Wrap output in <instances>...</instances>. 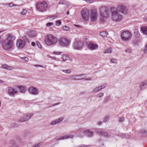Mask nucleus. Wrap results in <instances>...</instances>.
I'll list each match as a JSON object with an SVG mask.
<instances>
[{"mask_svg": "<svg viewBox=\"0 0 147 147\" xmlns=\"http://www.w3.org/2000/svg\"><path fill=\"white\" fill-rule=\"evenodd\" d=\"M50 57L51 58H52L53 59H56V57H52V56H51Z\"/></svg>", "mask_w": 147, "mask_h": 147, "instance_id": "obj_64", "label": "nucleus"}, {"mask_svg": "<svg viewBox=\"0 0 147 147\" xmlns=\"http://www.w3.org/2000/svg\"><path fill=\"white\" fill-rule=\"evenodd\" d=\"M88 39L86 38H85L84 39V43L83 45L85 46H87L88 45Z\"/></svg>", "mask_w": 147, "mask_h": 147, "instance_id": "obj_29", "label": "nucleus"}, {"mask_svg": "<svg viewBox=\"0 0 147 147\" xmlns=\"http://www.w3.org/2000/svg\"><path fill=\"white\" fill-rule=\"evenodd\" d=\"M95 132L98 134L100 136H103L104 137H108L109 135L108 134L105 132L102 131V129H98L95 131Z\"/></svg>", "mask_w": 147, "mask_h": 147, "instance_id": "obj_14", "label": "nucleus"}, {"mask_svg": "<svg viewBox=\"0 0 147 147\" xmlns=\"http://www.w3.org/2000/svg\"><path fill=\"white\" fill-rule=\"evenodd\" d=\"M27 11L25 9H23L22 12H21V14L22 15H25L27 13Z\"/></svg>", "mask_w": 147, "mask_h": 147, "instance_id": "obj_49", "label": "nucleus"}, {"mask_svg": "<svg viewBox=\"0 0 147 147\" xmlns=\"http://www.w3.org/2000/svg\"><path fill=\"white\" fill-rule=\"evenodd\" d=\"M74 136L73 135H67L62 136L58 139V140L67 139L69 138H73Z\"/></svg>", "mask_w": 147, "mask_h": 147, "instance_id": "obj_20", "label": "nucleus"}, {"mask_svg": "<svg viewBox=\"0 0 147 147\" xmlns=\"http://www.w3.org/2000/svg\"><path fill=\"white\" fill-rule=\"evenodd\" d=\"M73 47L75 50H81L83 47L82 42L80 40L75 39L73 44Z\"/></svg>", "mask_w": 147, "mask_h": 147, "instance_id": "obj_7", "label": "nucleus"}, {"mask_svg": "<svg viewBox=\"0 0 147 147\" xmlns=\"http://www.w3.org/2000/svg\"><path fill=\"white\" fill-rule=\"evenodd\" d=\"M101 88L100 86H99L96 88L95 89H94L93 90V91L94 92H96L98 91L101 90Z\"/></svg>", "mask_w": 147, "mask_h": 147, "instance_id": "obj_31", "label": "nucleus"}, {"mask_svg": "<svg viewBox=\"0 0 147 147\" xmlns=\"http://www.w3.org/2000/svg\"><path fill=\"white\" fill-rule=\"evenodd\" d=\"M103 96V93H100L97 95V96L99 98H100L102 96Z\"/></svg>", "mask_w": 147, "mask_h": 147, "instance_id": "obj_46", "label": "nucleus"}, {"mask_svg": "<svg viewBox=\"0 0 147 147\" xmlns=\"http://www.w3.org/2000/svg\"><path fill=\"white\" fill-rule=\"evenodd\" d=\"M77 76H78V77L82 76V74H81V75H75V76H71L70 77V78H74V77H76Z\"/></svg>", "mask_w": 147, "mask_h": 147, "instance_id": "obj_54", "label": "nucleus"}, {"mask_svg": "<svg viewBox=\"0 0 147 147\" xmlns=\"http://www.w3.org/2000/svg\"><path fill=\"white\" fill-rule=\"evenodd\" d=\"M112 13L113 20L116 22H119L122 19V16L119 13L118 10L116 7H111L110 10Z\"/></svg>", "mask_w": 147, "mask_h": 147, "instance_id": "obj_2", "label": "nucleus"}, {"mask_svg": "<svg viewBox=\"0 0 147 147\" xmlns=\"http://www.w3.org/2000/svg\"><path fill=\"white\" fill-rule=\"evenodd\" d=\"M63 28L64 30L66 31H68L69 30V28L68 27L66 26H64L63 27Z\"/></svg>", "mask_w": 147, "mask_h": 147, "instance_id": "obj_41", "label": "nucleus"}, {"mask_svg": "<svg viewBox=\"0 0 147 147\" xmlns=\"http://www.w3.org/2000/svg\"><path fill=\"white\" fill-rule=\"evenodd\" d=\"M7 91L9 95L12 96H14V94L18 92V90L10 87L8 88Z\"/></svg>", "mask_w": 147, "mask_h": 147, "instance_id": "obj_12", "label": "nucleus"}, {"mask_svg": "<svg viewBox=\"0 0 147 147\" xmlns=\"http://www.w3.org/2000/svg\"><path fill=\"white\" fill-rule=\"evenodd\" d=\"M1 67L9 70H12L14 69L13 67L9 66L6 64L2 65L1 66Z\"/></svg>", "mask_w": 147, "mask_h": 147, "instance_id": "obj_18", "label": "nucleus"}, {"mask_svg": "<svg viewBox=\"0 0 147 147\" xmlns=\"http://www.w3.org/2000/svg\"><path fill=\"white\" fill-rule=\"evenodd\" d=\"M35 67H42V66L40 65H34Z\"/></svg>", "mask_w": 147, "mask_h": 147, "instance_id": "obj_63", "label": "nucleus"}, {"mask_svg": "<svg viewBox=\"0 0 147 147\" xmlns=\"http://www.w3.org/2000/svg\"><path fill=\"white\" fill-rule=\"evenodd\" d=\"M62 71L66 74H70L71 72V70L70 69H67L66 70H62Z\"/></svg>", "mask_w": 147, "mask_h": 147, "instance_id": "obj_33", "label": "nucleus"}, {"mask_svg": "<svg viewBox=\"0 0 147 147\" xmlns=\"http://www.w3.org/2000/svg\"><path fill=\"white\" fill-rule=\"evenodd\" d=\"M57 17V16L56 15H53L51 16H49L47 18V19L49 18H51V19L53 20Z\"/></svg>", "mask_w": 147, "mask_h": 147, "instance_id": "obj_35", "label": "nucleus"}, {"mask_svg": "<svg viewBox=\"0 0 147 147\" xmlns=\"http://www.w3.org/2000/svg\"><path fill=\"white\" fill-rule=\"evenodd\" d=\"M18 126V125L17 124H11V126H10V127H16Z\"/></svg>", "mask_w": 147, "mask_h": 147, "instance_id": "obj_48", "label": "nucleus"}, {"mask_svg": "<svg viewBox=\"0 0 147 147\" xmlns=\"http://www.w3.org/2000/svg\"><path fill=\"white\" fill-rule=\"evenodd\" d=\"M134 35L136 38H138L140 36V34L138 30L137 29L134 30Z\"/></svg>", "mask_w": 147, "mask_h": 147, "instance_id": "obj_23", "label": "nucleus"}, {"mask_svg": "<svg viewBox=\"0 0 147 147\" xmlns=\"http://www.w3.org/2000/svg\"><path fill=\"white\" fill-rule=\"evenodd\" d=\"M91 11V19L92 22H95L97 18V13L94 10H90Z\"/></svg>", "mask_w": 147, "mask_h": 147, "instance_id": "obj_15", "label": "nucleus"}, {"mask_svg": "<svg viewBox=\"0 0 147 147\" xmlns=\"http://www.w3.org/2000/svg\"><path fill=\"white\" fill-rule=\"evenodd\" d=\"M87 146L86 145H84V144H82V145H81V146H80L79 147H86Z\"/></svg>", "mask_w": 147, "mask_h": 147, "instance_id": "obj_61", "label": "nucleus"}, {"mask_svg": "<svg viewBox=\"0 0 147 147\" xmlns=\"http://www.w3.org/2000/svg\"><path fill=\"white\" fill-rule=\"evenodd\" d=\"M7 4L8 6L10 7H12L13 6H18L17 5H16L12 3H8Z\"/></svg>", "mask_w": 147, "mask_h": 147, "instance_id": "obj_32", "label": "nucleus"}, {"mask_svg": "<svg viewBox=\"0 0 147 147\" xmlns=\"http://www.w3.org/2000/svg\"><path fill=\"white\" fill-rule=\"evenodd\" d=\"M140 132L141 133H142L143 134H147V131H146V130L144 129L141 130Z\"/></svg>", "mask_w": 147, "mask_h": 147, "instance_id": "obj_37", "label": "nucleus"}, {"mask_svg": "<svg viewBox=\"0 0 147 147\" xmlns=\"http://www.w3.org/2000/svg\"><path fill=\"white\" fill-rule=\"evenodd\" d=\"M118 9L120 12L124 14H126L127 13V10L125 7L123 6H119L118 7Z\"/></svg>", "mask_w": 147, "mask_h": 147, "instance_id": "obj_19", "label": "nucleus"}, {"mask_svg": "<svg viewBox=\"0 0 147 147\" xmlns=\"http://www.w3.org/2000/svg\"><path fill=\"white\" fill-rule=\"evenodd\" d=\"M87 47L88 49L93 50L98 49V46L96 44L90 43L88 44Z\"/></svg>", "mask_w": 147, "mask_h": 147, "instance_id": "obj_17", "label": "nucleus"}, {"mask_svg": "<svg viewBox=\"0 0 147 147\" xmlns=\"http://www.w3.org/2000/svg\"><path fill=\"white\" fill-rule=\"evenodd\" d=\"M56 23L57 25H59L61 24V21L60 20H57L56 21Z\"/></svg>", "mask_w": 147, "mask_h": 147, "instance_id": "obj_39", "label": "nucleus"}, {"mask_svg": "<svg viewBox=\"0 0 147 147\" xmlns=\"http://www.w3.org/2000/svg\"><path fill=\"white\" fill-rule=\"evenodd\" d=\"M82 18L85 20L87 21L89 19V11L87 9L82 10L81 12Z\"/></svg>", "mask_w": 147, "mask_h": 147, "instance_id": "obj_9", "label": "nucleus"}, {"mask_svg": "<svg viewBox=\"0 0 147 147\" xmlns=\"http://www.w3.org/2000/svg\"><path fill=\"white\" fill-rule=\"evenodd\" d=\"M59 41L61 45L64 47L68 46L70 42L69 40L64 38H60Z\"/></svg>", "mask_w": 147, "mask_h": 147, "instance_id": "obj_8", "label": "nucleus"}, {"mask_svg": "<svg viewBox=\"0 0 147 147\" xmlns=\"http://www.w3.org/2000/svg\"><path fill=\"white\" fill-rule=\"evenodd\" d=\"M125 119L124 117H120L119 118L118 120L119 122H122L124 121Z\"/></svg>", "mask_w": 147, "mask_h": 147, "instance_id": "obj_34", "label": "nucleus"}, {"mask_svg": "<svg viewBox=\"0 0 147 147\" xmlns=\"http://www.w3.org/2000/svg\"><path fill=\"white\" fill-rule=\"evenodd\" d=\"M58 123V121L57 120H56L55 121H53L51 123V124L52 125H55Z\"/></svg>", "mask_w": 147, "mask_h": 147, "instance_id": "obj_43", "label": "nucleus"}, {"mask_svg": "<svg viewBox=\"0 0 147 147\" xmlns=\"http://www.w3.org/2000/svg\"><path fill=\"white\" fill-rule=\"evenodd\" d=\"M32 113H30L25 115L24 117L20 118L19 119V121L20 122H23L26 121L29 119L33 116Z\"/></svg>", "mask_w": 147, "mask_h": 147, "instance_id": "obj_10", "label": "nucleus"}, {"mask_svg": "<svg viewBox=\"0 0 147 147\" xmlns=\"http://www.w3.org/2000/svg\"><path fill=\"white\" fill-rule=\"evenodd\" d=\"M143 51L145 53H147V44L145 46Z\"/></svg>", "mask_w": 147, "mask_h": 147, "instance_id": "obj_40", "label": "nucleus"}, {"mask_svg": "<svg viewBox=\"0 0 147 147\" xmlns=\"http://www.w3.org/2000/svg\"><path fill=\"white\" fill-rule=\"evenodd\" d=\"M36 6L37 9L40 12H43L45 11L48 7V5L45 1L42 2H38L36 4Z\"/></svg>", "mask_w": 147, "mask_h": 147, "instance_id": "obj_5", "label": "nucleus"}, {"mask_svg": "<svg viewBox=\"0 0 147 147\" xmlns=\"http://www.w3.org/2000/svg\"><path fill=\"white\" fill-rule=\"evenodd\" d=\"M28 91L29 92L33 95H36L38 94V91L35 87H31L28 88Z\"/></svg>", "mask_w": 147, "mask_h": 147, "instance_id": "obj_11", "label": "nucleus"}, {"mask_svg": "<svg viewBox=\"0 0 147 147\" xmlns=\"http://www.w3.org/2000/svg\"><path fill=\"white\" fill-rule=\"evenodd\" d=\"M121 38L124 41H128L131 37V32L127 30L123 32L121 34Z\"/></svg>", "mask_w": 147, "mask_h": 147, "instance_id": "obj_6", "label": "nucleus"}, {"mask_svg": "<svg viewBox=\"0 0 147 147\" xmlns=\"http://www.w3.org/2000/svg\"><path fill=\"white\" fill-rule=\"evenodd\" d=\"M111 63H117V59H111Z\"/></svg>", "mask_w": 147, "mask_h": 147, "instance_id": "obj_45", "label": "nucleus"}, {"mask_svg": "<svg viewBox=\"0 0 147 147\" xmlns=\"http://www.w3.org/2000/svg\"><path fill=\"white\" fill-rule=\"evenodd\" d=\"M22 59H23L24 60L26 61H28L29 60L28 58L26 57H22Z\"/></svg>", "mask_w": 147, "mask_h": 147, "instance_id": "obj_53", "label": "nucleus"}, {"mask_svg": "<svg viewBox=\"0 0 147 147\" xmlns=\"http://www.w3.org/2000/svg\"><path fill=\"white\" fill-rule=\"evenodd\" d=\"M109 11L108 9L105 7H102L100 8V20L104 22L108 16Z\"/></svg>", "mask_w": 147, "mask_h": 147, "instance_id": "obj_4", "label": "nucleus"}, {"mask_svg": "<svg viewBox=\"0 0 147 147\" xmlns=\"http://www.w3.org/2000/svg\"><path fill=\"white\" fill-rule=\"evenodd\" d=\"M147 86V81L142 82L140 85V88L141 90L145 89Z\"/></svg>", "mask_w": 147, "mask_h": 147, "instance_id": "obj_22", "label": "nucleus"}, {"mask_svg": "<svg viewBox=\"0 0 147 147\" xmlns=\"http://www.w3.org/2000/svg\"><path fill=\"white\" fill-rule=\"evenodd\" d=\"M131 51V50L130 49H127L125 50V52L126 53H130Z\"/></svg>", "mask_w": 147, "mask_h": 147, "instance_id": "obj_50", "label": "nucleus"}, {"mask_svg": "<svg viewBox=\"0 0 147 147\" xmlns=\"http://www.w3.org/2000/svg\"><path fill=\"white\" fill-rule=\"evenodd\" d=\"M24 42H29V39L26 36H24L22 38Z\"/></svg>", "mask_w": 147, "mask_h": 147, "instance_id": "obj_30", "label": "nucleus"}, {"mask_svg": "<svg viewBox=\"0 0 147 147\" xmlns=\"http://www.w3.org/2000/svg\"><path fill=\"white\" fill-rule=\"evenodd\" d=\"M53 53L54 54L57 55H60L61 54V53L60 52H57L55 51Z\"/></svg>", "mask_w": 147, "mask_h": 147, "instance_id": "obj_56", "label": "nucleus"}, {"mask_svg": "<svg viewBox=\"0 0 147 147\" xmlns=\"http://www.w3.org/2000/svg\"><path fill=\"white\" fill-rule=\"evenodd\" d=\"M108 34V33L106 31L102 32H100V35L102 37H106Z\"/></svg>", "mask_w": 147, "mask_h": 147, "instance_id": "obj_26", "label": "nucleus"}, {"mask_svg": "<svg viewBox=\"0 0 147 147\" xmlns=\"http://www.w3.org/2000/svg\"><path fill=\"white\" fill-rule=\"evenodd\" d=\"M3 39L1 37H0V44H1V45L3 44Z\"/></svg>", "mask_w": 147, "mask_h": 147, "instance_id": "obj_57", "label": "nucleus"}, {"mask_svg": "<svg viewBox=\"0 0 147 147\" xmlns=\"http://www.w3.org/2000/svg\"><path fill=\"white\" fill-rule=\"evenodd\" d=\"M25 43L22 40H18L16 42L17 47L20 49H22L25 46Z\"/></svg>", "mask_w": 147, "mask_h": 147, "instance_id": "obj_13", "label": "nucleus"}, {"mask_svg": "<svg viewBox=\"0 0 147 147\" xmlns=\"http://www.w3.org/2000/svg\"><path fill=\"white\" fill-rule=\"evenodd\" d=\"M42 144V142H40L38 143V144H36L35 146H34V147H38L40 146Z\"/></svg>", "mask_w": 147, "mask_h": 147, "instance_id": "obj_51", "label": "nucleus"}, {"mask_svg": "<svg viewBox=\"0 0 147 147\" xmlns=\"http://www.w3.org/2000/svg\"><path fill=\"white\" fill-rule=\"evenodd\" d=\"M109 116H107L105 117L103 120V122H105L108 121L109 120Z\"/></svg>", "mask_w": 147, "mask_h": 147, "instance_id": "obj_38", "label": "nucleus"}, {"mask_svg": "<svg viewBox=\"0 0 147 147\" xmlns=\"http://www.w3.org/2000/svg\"><path fill=\"white\" fill-rule=\"evenodd\" d=\"M86 76V74H82V76H83V78L80 79H74V80H79L83 79L84 78H85Z\"/></svg>", "mask_w": 147, "mask_h": 147, "instance_id": "obj_36", "label": "nucleus"}, {"mask_svg": "<svg viewBox=\"0 0 147 147\" xmlns=\"http://www.w3.org/2000/svg\"><path fill=\"white\" fill-rule=\"evenodd\" d=\"M107 86V84H103L100 86L101 88V89H102L104 88L105 87Z\"/></svg>", "mask_w": 147, "mask_h": 147, "instance_id": "obj_55", "label": "nucleus"}, {"mask_svg": "<svg viewBox=\"0 0 147 147\" xmlns=\"http://www.w3.org/2000/svg\"><path fill=\"white\" fill-rule=\"evenodd\" d=\"M63 119V118L62 117H60L58 119H57L58 121V123L60 122H61Z\"/></svg>", "mask_w": 147, "mask_h": 147, "instance_id": "obj_52", "label": "nucleus"}, {"mask_svg": "<svg viewBox=\"0 0 147 147\" xmlns=\"http://www.w3.org/2000/svg\"><path fill=\"white\" fill-rule=\"evenodd\" d=\"M92 80V79L91 78H86L84 80Z\"/></svg>", "mask_w": 147, "mask_h": 147, "instance_id": "obj_58", "label": "nucleus"}, {"mask_svg": "<svg viewBox=\"0 0 147 147\" xmlns=\"http://www.w3.org/2000/svg\"><path fill=\"white\" fill-rule=\"evenodd\" d=\"M36 44L37 45L38 48H41V45L40 44V43L38 41L36 42Z\"/></svg>", "mask_w": 147, "mask_h": 147, "instance_id": "obj_42", "label": "nucleus"}, {"mask_svg": "<svg viewBox=\"0 0 147 147\" xmlns=\"http://www.w3.org/2000/svg\"><path fill=\"white\" fill-rule=\"evenodd\" d=\"M83 133L85 136L89 137H92L94 134L93 132L89 129L84 130L83 131Z\"/></svg>", "mask_w": 147, "mask_h": 147, "instance_id": "obj_16", "label": "nucleus"}, {"mask_svg": "<svg viewBox=\"0 0 147 147\" xmlns=\"http://www.w3.org/2000/svg\"><path fill=\"white\" fill-rule=\"evenodd\" d=\"M64 1H61L59 2V4H63L64 3Z\"/></svg>", "mask_w": 147, "mask_h": 147, "instance_id": "obj_59", "label": "nucleus"}, {"mask_svg": "<svg viewBox=\"0 0 147 147\" xmlns=\"http://www.w3.org/2000/svg\"><path fill=\"white\" fill-rule=\"evenodd\" d=\"M5 39L3 40L2 44V47L4 50L8 51L13 47V42L16 39V37L12 34L9 33L5 35Z\"/></svg>", "mask_w": 147, "mask_h": 147, "instance_id": "obj_1", "label": "nucleus"}, {"mask_svg": "<svg viewBox=\"0 0 147 147\" xmlns=\"http://www.w3.org/2000/svg\"><path fill=\"white\" fill-rule=\"evenodd\" d=\"M62 59L63 61H65L70 59V58L67 55L64 54L63 56Z\"/></svg>", "mask_w": 147, "mask_h": 147, "instance_id": "obj_25", "label": "nucleus"}, {"mask_svg": "<svg viewBox=\"0 0 147 147\" xmlns=\"http://www.w3.org/2000/svg\"><path fill=\"white\" fill-rule=\"evenodd\" d=\"M110 98V96H107L105 99L104 101L105 102H107Z\"/></svg>", "mask_w": 147, "mask_h": 147, "instance_id": "obj_44", "label": "nucleus"}, {"mask_svg": "<svg viewBox=\"0 0 147 147\" xmlns=\"http://www.w3.org/2000/svg\"><path fill=\"white\" fill-rule=\"evenodd\" d=\"M141 30L144 34L147 35V26L141 27Z\"/></svg>", "mask_w": 147, "mask_h": 147, "instance_id": "obj_24", "label": "nucleus"}, {"mask_svg": "<svg viewBox=\"0 0 147 147\" xmlns=\"http://www.w3.org/2000/svg\"><path fill=\"white\" fill-rule=\"evenodd\" d=\"M102 122L101 121H99V122L98 123V125H100L102 123Z\"/></svg>", "mask_w": 147, "mask_h": 147, "instance_id": "obj_62", "label": "nucleus"}, {"mask_svg": "<svg viewBox=\"0 0 147 147\" xmlns=\"http://www.w3.org/2000/svg\"><path fill=\"white\" fill-rule=\"evenodd\" d=\"M57 41V38L55 37L52 34H49L46 36L45 40V42L47 45L50 46L55 44Z\"/></svg>", "mask_w": 147, "mask_h": 147, "instance_id": "obj_3", "label": "nucleus"}, {"mask_svg": "<svg viewBox=\"0 0 147 147\" xmlns=\"http://www.w3.org/2000/svg\"><path fill=\"white\" fill-rule=\"evenodd\" d=\"M26 34L30 38L34 37L36 36V34L34 32L29 31L27 32Z\"/></svg>", "mask_w": 147, "mask_h": 147, "instance_id": "obj_21", "label": "nucleus"}, {"mask_svg": "<svg viewBox=\"0 0 147 147\" xmlns=\"http://www.w3.org/2000/svg\"><path fill=\"white\" fill-rule=\"evenodd\" d=\"M112 50L111 48H109L106 49L103 52L104 54L106 53H112Z\"/></svg>", "mask_w": 147, "mask_h": 147, "instance_id": "obj_27", "label": "nucleus"}, {"mask_svg": "<svg viewBox=\"0 0 147 147\" xmlns=\"http://www.w3.org/2000/svg\"><path fill=\"white\" fill-rule=\"evenodd\" d=\"M20 91L21 92H24L26 90V88L23 86H21L20 87Z\"/></svg>", "mask_w": 147, "mask_h": 147, "instance_id": "obj_28", "label": "nucleus"}, {"mask_svg": "<svg viewBox=\"0 0 147 147\" xmlns=\"http://www.w3.org/2000/svg\"><path fill=\"white\" fill-rule=\"evenodd\" d=\"M31 45L33 46H34L35 45V43L34 42H32L31 44Z\"/></svg>", "mask_w": 147, "mask_h": 147, "instance_id": "obj_60", "label": "nucleus"}, {"mask_svg": "<svg viewBox=\"0 0 147 147\" xmlns=\"http://www.w3.org/2000/svg\"><path fill=\"white\" fill-rule=\"evenodd\" d=\"M54 24L52 22H48L46 24V26H50L51 25H53Z\"/></svg>", "mask_w": 147, "mask_h": 147, "instance_id": "obj_47", "label": "nucleus"}]
</instances>
